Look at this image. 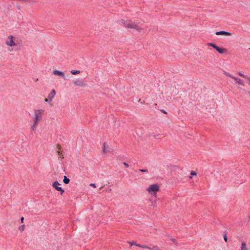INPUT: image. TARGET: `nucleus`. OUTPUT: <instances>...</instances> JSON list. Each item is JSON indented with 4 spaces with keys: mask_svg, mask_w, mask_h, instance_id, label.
I'll return each instance as SVG.
<instances>
[{
    "mask_svg": "<svg viewBox=\"0 0 250 250\" xmlns=\"http://www.w3.org/2000/svg\"><path fill=\"white\" fill-rule=\"evenodd\" d=\"M44 112L43 110H35V117H34V124L31 126V129L32 131H34L38 124V122L40 118H41V115Z\"/></svg>",
    "mask_w": 250,
    "mask_h": 250,
    "instance_id": "nucleus-1",
    "label": "nucleus"
},
{
    "mask_svg": "<svg viewBox=\"0 0 250 250\" xmlns=\"http://www.w3.org/2000/svg\"><path fill=\"white\" fill-rule=\"evenodd\" d=\"M121 23L124 25L125 27L130 29H135L138 31L141 30L142 29L140 28L136 23L133 22L131 20L125 21L121 20Z\"/></svg>",
    "mask_w": 250,
    "mask_h": 250,
    "instance_id": "nucleus-2",
    "label": "nucleus"
},
{
    "mask_svg": "<svg viewBox=\"0 0 250 250\" xmlns=\"http://www.w3.org/2000/svg\"><path fill=\"white\" fill-rule=\"evenodd\" d=\"M208 46H211L214 48L220 54H223L227 52V50L226 48L218 47L216 44L213 43H208Z\"/></svg>",
    "mask_w": 250,
    "mask_h": 250,
    "instance_id": "nucleus-3",
    "label": "nucleus"
},
{
    "mask_svg": "<svg viewBox=\"0 0 250 250\" xmlns=\"http://www.w3.org/2000/svg\"><path fill=\"white\" fill-rule=\"evenodd\" d=\"M159 190V186L157 184L151 185L147 189L149 193L152 195H156V192Z\"/></svg>",
    "mask_w": 250,
    "mask_h": 250,
    "instance_id": "nucleus-4",
    "label": "nucleus"
},
{
    "mask_svg": "<svg viewBox=\"0 0 250 250\" xmlns=\"http://www.w3.org/2000/svg\"><path fill=\"white\" fill-rule=\"evenodd\" d=\"M61 184L59 183L57 181H54L52 184V186L53 188H55V189L57 191L61 192V194H62V193L64 192V190L60 187H59Z\"/></svg>",
    "mask_w": 250,
    "mask_h": 250,
    "instance_id": "nucleus-5",
    "label": "nucleus"
},
{
    "mask_svg": "<svg viewBox=\"0 0 250 250\" xmlns=\"http://www.w3.org/2000/svg\"><path fill=\"white\" fill-rule=\"evenodd\" d=\"M55 90L54 89H52L51 92L48 95V99H45L44 100L45 102H48L51 101L53 98L55 97Z\"/></svg>",
    "mask_w": 250,
    "mask_h": 250,
    "instance_id": "nucleus-6",
    "label": "nucleus"
},
{
    "mask_svg": "<svg viewBox=\"0 0 250 250\" xmlns=\"http://www.w3.org/2000/svg\"><path fill=\"white\" fill-rule=\"evenodd\" d=\"M9 41H7L6 43L10 46H14L16 45V43L13 40V36L12 35L8 37Z\"/></svg>",
    "mask_w": 250,
    "mask_h": 250,
    "instance_id": "nucleus-7",
    "label": "nucleus"
},
{
    "mask_svg": "<svg viewBox=\"0 0 250 250\" xmlns=\"http://www.w3.org/2000/svg\"><path fill=\"white\" fill-rule=\"evenodd\" d=\"M215 34L216 35H224L226 36H230L231 35V33L227 31H217L215 33Z\"/></svg>",
    "mask_w": 250,
    "mask_h": 250,
    "instance_id": "nucleus-8",
    "label": "nucleus"
},
{
    "mask_svg": "<svg viewBox=\"0 0 250 250\" xmlns=\"http://www.w3.org/2000/svg\"><path fill=\"white\" fill-rule=\"evenodd\" d=\"M226 75L227 76L234 79L237 82V83H239V84L242 85H244V83L243 80H242L240 79H238L236 77H234L232 76L230 74H229L228 73H226Z\"/></svg>",
    "mask_w": 250,
    "mask_h": 250,
    "instance_id": "nucleus-9",
    "label": "nucleus"
},
{
    "mask_svg": "<svg viewBox=\"0 0 250 250\" xmlns=\"http://www.w3.org/2000/svg\"><path fill=\"white\" fill-rule=\"evenodd\" d=\"M74 84L75 86H83L84 85V83L83 81L77 79L74 82Z\"/></svg>",
    "mask_w": 250,
    "mask_h": 250,
    "instance_id": "nucleus-10",
    "label": "nucleus"
},
{
    "mask_svg": "<svg viewBox=\"0 0 250 250\" xmlns=\"http://www.w3.org/2000/svg\"><path fill=\"white\" fill-rule=\"evenodd\" d=\"M53 73L56 75L61 76L65 79V75L62 71L58 70H55L53 71Z\"/></svg>",
    "mask_w": 250,
    "mask_h": 250,
    "instance_id": "nucleus-11",
    "label": "nucleus"
},
{
    "mask_svg": "<svg viewBox=\"0 0 250 250\" xmlns=\"http://www.w3.org/2000/svg\"><path fill=\"white\" fill-rule=\"evenodd\" d=\"M241 250H248L247 244L244 242H242L241 244Z\"/></svg>",
    "mask_w": 250,
    "mask_h": 250,
    "instance_id": "nucleus-12",
    "label": "nucleus"
},
{
    "mask_svg": "<svg viewBox=\"0 0 250 250\" xmlns=\"http://www.w3.org/2000/svg\"><path fill=\"white\" fill-rule=\"evenodd\" d=\"M63 182L65 184H68L70 182V179L66 176H64Z\"/></svg>",
    "mask_w": 250,
    "mask_h": 250,
    "instance_id": "nucleus-13",
    "label": "nucleus"
},
{
    "mask_svg": "<svg viewBox=\"0 0 250 250\" xmlns=\"http://www.w3.org/2000/svg\"><path fill=\"white\" fill-rule=\"evenodd\" d=\"M71 73L73 75H76L79 74L80 71L77 70H72L70 71Z\"/></svg>",
    "mask_w": 250,
    "mask_h": 250,
    "instance_id": "nucleus-14",
    "label": "nucleus"
},
{
    "mask_svg": "<svg viewBox=\"0 0 250 250\" xmlns=\"http://www.w3.org/2000/svg\"><path fill=\"white\" fill-rule=\"evenodd\" d=\"M102 148H103V153H105L107 152V151L106 150V144H105V143H104Z\"/></svg>",
    "mask_w": 250,
    "mask_h": 250,
    "instance_id": "nucleus-15",
    "label": "nucleus"
},
{
    "mask_svg": "<svg viewBox=\"0 0 250 250\" xmlns=\"http://www.w3.org/2000/svg\"><path fill=\"white\" fill-rule=\"evenodd\" d=\"M135 246H137L138 247L141 248H143V249L147 248L146 245H141L139 244H135Z\"/></svg>",
    "mask_w": 250,
    "mask_h": 250,
    "instance_id": "nucleus-16",
    "label": "nucleus"
},
{
    "mask_svg": "<svg viewBox=\"0 0 250 250\" xmlns=\"http://www.w3.org/2000/svg\"><path fill=\"white\" fill-rule=\"evenodd\" d=\"M139 171L142 172H148V170L147 169H139Z\"/></svg>",
    "mask_w": 250,
    "mask_h": 250,
    "instance_id": "nucleus-17",
    "label": "nucleus"
},
{
    "mask_svg": "<svg viewBox=\"0 0 250 250\" xmlns=\"http://www.w3.org/2000/svg\"><path fill=\"white\" fill-rule=\"evenodd\" d=\"M190 174L191 175V176H189V178L191 179L192 178V175H196L197 173L194 171H191V173H190Z\"/></svg>",
    "mask_w": 250,
    "mask_h": 250,
    "instance_id": "nucleus-18",
    "label": "nucleus"
},
{
    "mask_svg": "<svg viewBox=\"0 0 250 250\" xmlns=\"http://www.w3.org/2000/svg\"><path fill=\"white\" fill-rule=\"evenodd\" d=\"M24 228H25V225H21V226L20 227L19 230L21 231H22L24 230Z\"/></svg>",
    "mask_w": 250,
    "mask_h": 250,
    "instance_id": "nucleus-19",
    "label": "nucleus"
},
{
    "mask_svg": "<svg viewBox=\"0 0 250 250\" xmlns=\"http://www.w3.org/2000/svg\"><path fill=\"white\" fill-rule=\"evenodd\" d=\"M223 237H224V239L225 241V242H227V241H228V237H227V233H224V235H223Z\"/></svg>",
    "mask_w": 250,
    "mask_h": 250,
    "instance_id": "nucleus-20",
    "label": "nucleus"
},
{
    "mask_svg": "<svg viewBox=\"0 0 250 250\" xmlns=\"http://www.w3.org/2000/svg\"><path fill=\"white\" fill-rule=\"evenodd\" d=\"M238 74L239 76H240L243 78H246L247 77L246 75H245L244 74H243L242 73H241L240 72H238Z\"/></svg>",
    "mask_w": 250,
    "mask_h": 250,
    "instance_id": "nucleus-21",
    "label": "nucleus"
},
{
    "mask_svg": "<svg viewBox=\"0 0 250 250\" xmlns=\"http://www.w3.org/2000/svg\"><path fill=\"white\" fill-rule=\"evenodd\" d=\"M151 250H160L158 247L153 246L151 248Z\"/></svg>",
    "mask_w": 250,
    "mask_h": 250,
    "instance_id": "nucleus-22",
    "label": "nucleus"
},
{
    "mask_svg": "<svg viewBox=\"0 0 250 250\" xmlns=\"http://www.w3.org/2000/svg\"><path fill=\"white\" fill-rule=\"evenodd\" d=\"M171 241H172V242L175 244V245H177V242L176 240L174 238H171Z\"/></svg>",
    "mask_w": 250,
    "mask_h": 250,
    "instance_id": "nucleus-23",
    "label": "nucleus"
},
{
    "mask_svg": "<svg viewBox=\"0 0 250 250\" xmlns=\"http://www.w3.org/2000/svg\"><path fill=\"white\" fill-rule=\"evenodd\" d=\"M123 164H124V165L125 167H129L128 164H127L126 163H125V162H124V163H123Z\"/></svg>",
    "mask_w": 250,
    "mask_h": 250,
    "instance_id": "nucleus-24",
    "label": "nucleus"
},
{
    "mask_svg": "<svg viewBox=\"0 0 250 250\" xmlns=\"http://www.w3.org/2000/svg\"><path fill=\"white\" fill-rule=\"evenodd\" d=\"M90 186L91 187H93V188H95L96 187V184H95L91 183V184H90Z\"/></svg>",
    "mask_w": 250,
    "mask_h": 250,
    "instance_id": "nucleus-25",
    "label": "nucleus"
},
{
    "mask_svg": "<svg viewBox=\"0 0 250 250\" xmlns=\"http://www.w3.org/2000/svg\"><path fill=\"white\" fill-rule=\"evenodd\" d=\"M129 243L130 244L131 246H132V245H135V244H137V243H136V242H132V243H131V242H129Z\"/></svg>",
    "mask_w": 250,
    "mask_h": 250,
    "instance_id": "nucleus-26",
    "label": "nucleus"
},
{
    "mask_svg": "<svg viewBox=\"0 0 250 250\" xmlns=\"http://www.w3.org/2000/svg\"><path fill=\"white\" fill-rule=\"evenodd\" d=\"M24 218L23 217H21V223L23 222Z\"/></svg>",
    "mask_w": 250,
    "mask_h": 250,
    "instance_id": "nucleus-27",
    "label": "nucleus"
},
{
    "mask_svg": "<svg viewBox=\"0 0 250 250\" xmlns=\"http://www.w3.org/2000/svg\"><path fill=\"white\" fill-rule=\"evenodd\" d=\"M162 112L165 114H167V112L164 110H162Z\"/></svg>",
    "mask_w": 250,
    "mask_h": 250,
    "instance_id": "nucleus-28",
    "label": "nucleus"
},
{
    "mask_svg": "<svg viewBox=\"0 0 250 250\" xmlns=\"http://www.w3.org/2000/svg\"><path fill=\"white\" fill-rule=\"evenodd\" d=\"M249 81V83H250V78L247 77L246 78Z\"/></svg>",
    "mask_w": 250,
    "mask_h": 250,
    "instance_id": "nucleus-29",
    "label": "nucleus"
},
{
    "mask_svg": "<svg viewBox=\"0 0 250 250\" xmlns=\"http://www.w3.org/2000/svg\"><path fill=\"white\" fill-rule=\"evenodd\" d=\"M146 249H149V250H151V248L149 247H148L146 246Z\"/></svg>",
    "mask_w": 250,
    "mask_h": 250,
    "instance_id": "nucleus-30",
    "label": "nucleus"
}]
</instances>
